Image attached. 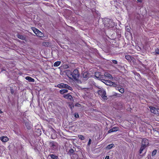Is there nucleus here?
Returning a JSON list of instances; mask_svg holds the SVG:
<instances>
[{"label": "nucleus", "mask_w": 159, "mask_h": 159, "mask_svg": "<svg viewBox=\"0 0 159 159\" xmlns=\"http://www.w3.org/2000/svg\"><path fill=\"white\" fill-rule=\"evenodd\" d=\"M119 91L121 93H123L124 92V89L123 88H120L119 89Z\"/></svg>", "instance_id": "nucleus-26"}, {"label": "nucleus", "mask_w": 159, "mask_h": 159, "mask_svg": "<svg viewBox=\"0 0 159 159\" xmlns=\"http://www.w3.org/2000/svg\"><path fill=\"white\" fill-rule=\"evenodd\" d=\"M115 146L114 144L113 143H112L107 145L106 147V149H110Z\"/></svg>", "instance_id": "nucleus-15"}, {"label": "nucleus", "mask_w": 159, "mask_h": 159, "mask_svg": "<svg viewBox=\"0 0 159 159\" xmlns=\"http://www.w3.org/2000/svg\"><path fill=\"white\" fill-rule=\"evenodd\" d=\"M120 87H117L116 88V89L118 90L119 91L120 89Z\"/></svg>", "instance_id": "nucleus-34"}, {"label": "nucleus", "mask_w": 159, "mask_h": 159, "mask_svg": "<svg viewBox=\"0 0 159 159\" xmlns=\"http://www.w3.org/2000/svg\"><path fill=\"white\" fill-rule=\"evenodd\" d=\"M157 153V150L156 149H155L152 152V156H155Z\"/></svg>", "instance_id": "nucleus-25"}, {"label": "nucleus", "mask_w": 159, "mask_h": 159, "mask_svg": "<svg viewBox=\"0 0 159 159\" xmlns=\"http://www.w3.org/2000/svg\"><path fill=\"white\" fill-rule=\"evenodd\" d=\"M103 75H102L101 73L99 72H96L95 73V76L98 79H101Z\"/></svg>", "instance_id": "nucleus-8"}, {"label": "nucleus", "mask_w": 159, "mask_h": 159, "mask_svg": "<svg viewBox=\"0 0 159 159\" xmlns=\"http://www.w3.org/2000/svg\"><path fill=\"white\" fill-rule=\"evenodd\" d=\"M61 63V61H58L55 62L54 64V66H58L60 65Z\"/></svg>", "instance_id": "nucleus-19"}, {"label": "nucleus", "mask_w": 159, "mask_h": 159, "mask_svg": "<svg viewBox=\"0 0 159 159\" xmlns=\"http://www.w3.org/2000/svg\"><path fill=\"white\" fill-rule=\"evenodd\" d=\"M137 1L139 2H142V0H137Z\"/></svg>", "instance_id": "nucleus-37"}, {"label": "nucleus", "mask_w": 159, "mask_h": 159, "mask_svg": "<svg viewBox=\"0 0 159 159\" xmlns=\"http://www.w3.org/2000/svg\"><path fill=\"white\" fill-rule=\"evenodd\" d=\"M25 125L26 127L28 129H30V128L31 127L30 126V123L29 122L26 121V122H25Z\"/></svg>", "instance_id": "nucleus-14"}, {"label": "nucleus", "mask_w": 159, "mask_h": 159, "mask_svg": "<svg viewBox=\"0 0 159 159\" xmlns=\"http://www.w3.org/2000/svg\"><path fill=\"white\" fill-rule=\"evenodd\" d=\"M112 62L113 63L116 64L117 63V62L116 60H112Z\"/></svg>", "instance_id": "nucleus-30"}, {"label": "nucleus", "mask_w": 159, "mask_h": 159, "mask_svg": "<svg viewBox=\"0 0 159 159\" xmlns=\"http://www.w3.org/2000/svg\"><path fill=\"white\" fill-rule=\"evenodd\" d=\"M150 108L151 112L154 114H157L158 113L157 109L156 107H150Z\"/></svg>", "instance_id": "nucleus-6"}, {"label": "nucleus", "mask_w": 159, "mask_h": 159, "mask_svg": "<svg viewBox=\"0 0 159 159\" xmlns=\"http://www.w3.org/2000/svg\"><path fill=\"white\" fill-rule=\"evenodd\" d=\"M127 27H128V26H126V30H127V31H128V32H129L130 30L128 28H127Z\"/></svg>", "instance_id": "nucleus-33"}, {"label": "nucleus", "mask_w": 159, "mask_h": 159, "mask_svg": "<svg viewBox=\"0 0 159 159\" xmlns=\"http://www.w3.org/2000/svg\"><path fill=\"white\" fill-rule=\"evenodd\" d=\"M50 147L52 149H56L58 147V144L54 141L51 142L49 143Z\"/></svg>", "instance_id": "nucleus-5"}, {"label": "nucleus", "mask_w": 159, "mask_h": 159, "mask_svg": "<svg viewBox=\"0 0 159 159\" xmlns=\"http://www.w3.org/2000/svg\"><path fill=\"white\" fill-rule=\"evenodd\" d=\"M17 36L19 39L22 40H25L26 39L25 36L21 35L18 34L17 35Z\"/></svg>", "instance_id": "nucleus-13"}, {"label": "nucleus", "mask_w": 159, "mask_h": 159, "mask_svg": "<svg viewBox=\"0 0 159 159\" xmlns=\"http://www.w3.org/2000/svg\"><path fill=\"white\" fill-rule=\"evenodd\" d=\"M65 84L63 83H61L60 84H59L57 85V86H55V87H57L59 88H64V85Z\"/></svg>", "instance_id": "nucleus-17"}, {"label": "nucleus", "mask_w": 159, "mask_h": 159, "mask_svg": "<svg viewBox=\"0 0 159 159\" xmlns=\"http://www.w3.org/2000/svg\"><path fill=\"white\" fill-rule=\"evenodd\" d=\"M25 79L30 82H34V79L30 76H26Z\"/></svg>", "instance_id": "nucleus-11"}, {"label": "nucleus", "mask_w": 159, "mask_h": 159, "mask_svg": "<svg viewBox=\"0 0 159 159\" xmlns=\"http://www.w3.org/2000/svg\"><path fill=\"white\" fill-rule=\"evenodd\" d=\"M1 140L3 142H6L9 140V138L7 136H2L0 138Z\"/></svg>", "instance_id": "nucleus-10"}, {"label": "nucleus", "mask_w": 159, "mask_h": 159, "mask_svg": "<svg viewBox=\"0 0 159 159\" xmlns=\"http://www.w3.org/2000/svg\"><path fill=\"white\" fill-rule=\"evenodd\" d=\"M2 113V112L0 109V113Z\"/></svg>", "instance_id": "nucleus-40"}, {"label": "nucleus", "mask_w": 159, "mask_h": 159, "mask_svg": "<svg viewBox=\"0 0 159 159\" xmlns=\"http://www.w3.org/2000/svg\"><path fill=\"white\" fill-rule=\"evenodd\" d=\"M71 76V78L74 81L78 80L80 75L79 70L77 69H75L70 74Z\"/></svg>", "instance_id": "nucleus-2"}, {"label": "nucleus", "mask_w": 159, "mask_h": 159, "mask_svg": "<svg viewBox=\"0 0 159 159\" xmlns=\"http://www.w3.org/2000/svg\"><path fill=\"white\" fill-rule=\"evenodd\" d=\"M68 91L67 89H61L60 91V93L61 94H63L64 93H67L68 92Z\"/></svg>", "instance_id": "nucleus-18"}, {"label": "nucleus", "mask_w": 159, "mask_h": 159, "mask_svg": "<svg viewBox=\"0 0 159 159\" xmlns=\"http://www.w3.org/2000/svg\"><path fill=\"white\" fill-rule=\"evenodd\" d=\"M51 137L52 139H55L56 138V136L55 135L53 136L52 135H51Z\"/></svg>", "instance_id": "nucleus-31"}, {"label": "nucleus", "mask_w": 159, "mask_h": 159, "mask_svg": "<svg viewBox=\"0 0 159 159\" xmlns=\"http://www.w3.org/2000/svg\"><path fill=\"white\" fill-rule=\"evenodd\" d=\"M141 144L142 145L139 150L140 154L142 153L143 151L148 145V140L145 138H143L142 139Z\"/></svg>", "instance_id": "nucleus-1"}, {"label": "nucleus", "mask_w": 159, "mask_h": 159, "mask_svg": "<svg viewBox=\"0 0 159 159\" xmlns=\"http://www.w3.org/2000/svg\"><path fill=\"white\" fill-rule=\"evenodd\" d=\"M109 156H107L105 157V159H109Z\"/></svg>", "instance_id": "nucleus-32"}, {"label": "nucleus", "mask_w": 159, "mask_h": 159, "mask_svg": "<svg viewBox=\"0 0 159 159\" xmlns=\"http://www.w3.org/2000/svg\"><path fill=\"white\" fill-rule=\"evenodd\" d=\"M64 88H66L70 90H72V88L67 84H65L64 85Z\"/></svg>", "instance_id": "nucleus-20"}, {"label": "nucleus", "mask_w": 159, "mask_h": 159, "mask_svg": "<svg viewBox=\"0 0 159 159\" xmlns=\"http://www.w3.org/2000/svg\"><path fill=\"white\" fill-rule=\"evenodd\" d=\"M119 129V128L117 127H113L112 128L110 129L108 131V133H110L113 132L117 131Z\"/></svg>", "instance_id": "nucleus-9"}, {"label": "nucleus", "mask_w": 159, "mask_h": 159, "mask_svg": "<svg viewBox=\"0 0 159 159\" xmlns=\"http://www.w3.org/2000/svg\"><path fill=\"white\" fill-rule=\"evenodd\" d=\"M109 83H110V84H112V82L111 81H109V82H108Z\"/></svg>", "instance_id": "nucleus-39"}, {"label": "nucleus", "mask_w": 159, "mask_h": 159, "mask_svg": "<svg viewBox=\"0 0 159 159\" xmlns=\"http://www.w3.org/2000/svg\"><path fill=\"white\" fill-rule=\"evenodd\" d=\"M74 151L73 149L72 148L70 149L69 150V152H68V154H70L71 155V154H72L74 153Z\"/></svg>", "instance_id": "nucleus-24"}, {"label": "nucleus", "mask_w": 159, "mask_h": 159, "mask_svg": "<svg viewBox=\"0 0 159 159\" xmlns=\"http://www.w3.org/2000/svg\"><path fill=\"white\" fill-rule=\"evenodd\" d=\"M89 75L87 72H84L83 74V77L84 78H87L89 77Z\"/></svg>", "instance_id": "nucleus-16"}, {"label": "nucleus", "mask_w": 159, "mask_h": 159, "mask_svg": "<svg viewBox=\"0 0 159 159\" xmlns=\"http://www.w3.org/2000/svg\"><path fill=\"white\" fill-rule=\"evenodd\" d=\"M42 134V131L40 129H38L37 130L35 131V134L38 136H40Z\"/></svg>", "instance_id": "nucleus-12"}, {"label": "nucleus", "mask_w": 159, "mask_h": 159, "mask_svg": "<svg viewBox=\"0 0 159 159\" xmlns=\"http://www.w3.org/2000/svg\"><path fill=\"white\" fill-rule=\"evenodd\" d=\"M91 142V139H89V141L88 144H89L90 143V142Z\"/></svg>", "instance_id": "nucleus-36"}, {"label": "nucleus", "mask_w": 159, "mask_h": 159, "mask_svg": "<svg viewBox=\"0 0 159 159\" xmlns=\"http://www.w3.org/2000/svg\"><path fill=\"white\" fill-rule=\"evenodd\" d=\"M98 94L101 96L104 99H107V96H106V92L104 90H98Z\"/></svg>", "instance_id": "nucleus-4"}, {"label": "nucleus", "mask_w": 159, "mask_h": 159, "mask_svg": "<svg viewBox=\"0 0 159 159\" xmlns=\"http://www.w3.org/2000/svg\"><path fill=\"white\" fill-rule=\"evenodd\" d=\"M125 58L128 60H129L130 59V57L129 55H126L125 56Z\"/></svg>", "instance_id": "nucleus-28"}, {"label": "nucleus", "mask_w": 159, "mask_h": 159, "mask_svg": "<svg viewBox=\"0 0 159 159\" xmlns=\"http://www.w3.org/2000/svg\"><path fill=\"white\" fill-rule=\"evenodd\" d=\"M156 52L157 53V54H159V49L157 50L156 51Z\"/></svg>", "instance_id": "nucleus-35"}, {"label": "nucleus", "mask_w": 159, "mask_h": 159, "mask_svg": "<svg viewBox=\"0 0 159 159\" xmlns=\"http://www.w3.org/2000/svg\"><path fill=\"white\" fill-rule=\"evenodd\" d=\"M14 93L13 91L12 90H11V94H13Z\"/></svg>", "instance_id": "nucleus-38"}, {"label": "nucleus", "mask_w": 159, "mask_h": 159, "mask_svg": "<svg viewBox=\"0 0 159 159\" xmlns=\"http://www.w3.org/2000/svg\"><path fill=\"white\" fill-rule=\"evenodd\" d=\"M31 29L33 31L34 33L37 36L41 37L44 36L43 34L35 27H31Z\"/></svg>", "instance_id": "nucleus-3"}, {"label": "nucleus", "mask_w": 159, "mask_h": 159, "mask_svg": "<svg viewBox=\"0 0 159 159\" xmlns=\"http://www.w3.org/2000/svg\"><path fill=\"white\" fill-rule=\"evenodd\" d=\"M104 75L110 79L112 77L111 75L108 73H105Z\"/></svg>", "instance_id": "nucleus-22"}, {"label": "nucleus", "mask_w": 159, "mask_h": 159, "mask_svg": "<svg viewBox=\"0 0 159 159\" xmlns=\"http://www.w3.org/2000/svg\"><path fill=\"white\" fill-rule=\"evenodd\" d=\"M48 44V43L47 42H43V45L46 46H47Z\"/></svg>", "instance_id": "nucleus-27"}, {"label": "nucleus", "mask_w": 159, "mask_h": 159, "mask_svg": "<svg viewBox=\"0 0 159 159\" xmlns=\"http://www.w3.org/2000/svg\"><path fill=\"white\" fill-rule=\"evenodd\" d=\"M75 117L76 118H79V116L78 114L77 113L75 112Z\"/></svg>", "instance_id": "nucleus-29"}, {"label": "nucleus", "mask_w": 159, "mask_h": 159, "mask_svg": "<svg viewBox=\"0 0 159 159\" xmlns=\"http://www.w3.org/2000/svg\"><path fill=\"white\" fill-rule=\"evenodd\" d=\"M51 158L52 159H57L58 157L54 154H52L50 155Z\"/></svg>", "instance_id": "nucleus-21"}, {"label": "nucleus", "mask_w": 159, "mask_h": 159, "mask_svg": "<svg viewBox=\"0 0 159 159\" xmlns=\"http://www.w3.org/2000/svg\"><path fill=\"white\" fill-rule=\"evenodd\" d=\"M78 137L80 139L82 140H83L85 139V137L82 135H78Z\"/></svg>", "instance_id": "nucleus-23"}, {"label": "nucleus", "mask_w": 159, "mask_h": 159, "mask_svg": "<svg viewBox=\"0 0 159 159\" xmlns=\"http://www.w3.org/2000/svg\"><path fill=\"white\" fill-rule=\"evenodd\" d=\"M64 97L65 98L68 99L70 101L73 100V98L71 95L68 93L64 95Z\"/></svg>", "instance_id": "nucleus-7"}]
</instances>
